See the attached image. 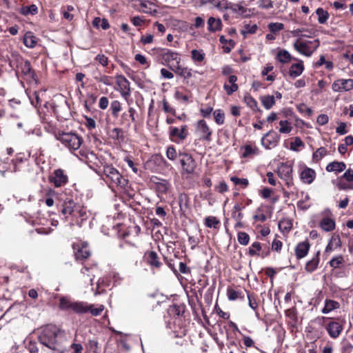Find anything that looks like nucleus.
<instances>
[{
    "instance_id": "obj_1",
    "label": "nucleus",
    "mask_w": 353,
    "mask_h": 353,
    "mask_svg": "<svg viewBox=\"0 0 353 353\" xmlns=\"http://www.w3.org/2000/svg\"><path fill=\"white\" fill-rule=\"evenodd\" d=\"M39 341L43 345L56 353H64L63 334L54 325L43 327L39 335Z\"/></svg>"
},
{
    "instance_id": "obj_2",
    "label": "nucleus",
    "mask_w": 353,
    "mask_h": 353,
    "mask_svg": "<svg viewBox=\"0 0 353 353\" xmlns=\"http://www.w3.org/2000/svg\"><path fill=\"white\" fill-rule=\"evenodd\" d=\"M301 32H303V30L300 29L291 31L293 36L299 37L293 43L294 48L299 53L306 57H310L319 48L320 41L317 39H307L305 38L306 35L300 34Z\"/></svg>"
},
{
    "instance_id": "obj_3",
    "label": "nucleus",
    "mask_w": 353,
    "mask_h": 353,
    "mask_svg": "<svg viewBox=\"0 0 353 353\" xmlns=\"http://www.w3.org/2000/svg\"><path fill=\"white\" fill-rule=\"evenodd\" d=\"M57 139L71 152L79 149L83 141L80 135L74 132L59 133L57 135Z\"/></svg>"
},
{
    "instance_id": "obj_4",
    "label": "nucleus",
    "mask_w": 353,
    "mask_h": 353,
    "mask_svg": "<svg viewBox=\"0 0 353 353\" xmlns=\"http://www.w3.org/2000/svg\"><path fill=\"white\" fill-rule=\"evenodd\" d=\"M103 173L111 183L118 187L125 188L128 183V179L123 177L112 165H105Z\"/></svg>"
},
{
    "instance_id": "obj_5",
    "label": "nucleus",
    "mask_w": 353,
    "mask_h": 353,
    "mask_svg": "<svg viewBox=\"0 0 353 353\" xmlns=\"http://www.w3.org/2000/svg\"><path fill=\"white\" fill-rule=\"evenodd\" d=\"M14 64H16L17 67V73L21 72L25 78L34 79L35 74L29 61L24 60L21 57L17 56L14 61H11L10 63L12 67Z\"/></svg>"
},
{
    "instance_id": "obj_6",
    "label": "nucleus",
    "mask_w": 353,
    "mask_h": 353,
    "mask_svg": "<svg viewBox=\"0 0 353 353\" xmlns=\"http://www.w3.org/2000/svg\"><path fill=\"white\" fill-rule=\"evenodd\" d=\"M161 63L170 69L181 62V57L178 52L170 49H161L159 52Z\"/></svg>"
},
{
    "instance_id": "obj_7",
    "label": "nucleus",
    "mask_w": 353,
    "mask_h": 353,
    "mask_svg": "<svg viewBox=\"0 0 353 353\" xmlns=\"http://www.w3.org/2000/svg\"><path fill=\"white\" fill-rule=\"evenodd\" d=\"M195 133L199 137V139L200 141L206 142H210L212 141V130L210 129L207 122L203 119L199 120L196 122Z\"/></svg>"
},
{
    "instance_id": "obj_8",
    "label": "nucleus",
    "mask_w": 353,
    "mask_h": 353,
    "mask_svg": "<svg viewBox=\"0 0 353 353\" xmlns=\"http://www.w3.org/2000/svg\"><path fill=\"white\" fill-rule=\"evenodd\" d=\"M179 157H181L180 162L183 172L187 174H192L196 168V163L192 156L188 153L183 152L179 153Z\"/></svg>"
},
{
    "instance_id": "obj_9",
    "label": "nucleus",
    "mask_w": 353,
    "mask_h": 353,
    "mask_svg": "<svg viewBox=\"0 0 353 353\" xmlns=\"http://www.w3.org/2000/svg\"><path fill=\"white\" fill-rule=\"evenodd\" d=\"M294 60L296 62L294 63H292L290 67L288 68V76H290L292 78H296L299 76H300L303 70H304V65L303 61L301 60H297L295 58H293L289 53H288V61L291 60Z\"/></svg>"
},
{
    "instance_id": "obj_10",
    "label": "nucleus",
    "mask_w": 353,
    "mask_h": 353,
    "mask_svg": "<svg viewBox=\"0 0 353 353\" xmlns=\"http://www.w3.org/2000/svg\"><path fill=\"white\" fill-rule=\"evenodd\" d=\"M50 183H53L55 187L59 188L65 185L68 182V176L61 169L55 170L49 178Z\"/></svg>"
},
{
    "instance_id": "obj_11",
    "label": "nucleus",
    "mask_w": 353,
    "mask_h": 353,
    "mask_svg": "<svg viewBox=\"0 0 353 353\" xmlns=\"http://www.w3.org/2000/svg\"><path fill=\"white\" fill-rule=\"evenodd\" d=\"M188 134L187 126L185 125H182L181 128L172 126L169 128V136L173 141H176V139L183 141L187 138Z\"/></svg>"
},
{
    "instance_id": "obj_12",
    "label": "nucleus",
    "mask_w": 353,
    "mask_h": 353,
    "mask_svg": "<svg viewBox=\"0 0 353 353\" xmlns=\"http://www.w3.org/2000/svg\"><path fill=\"white\" fill-rule=\"evenodd\" d=\"M117 84L119 87L121 96L127 99L130 94V87L129 81L123 75H117Z\"/></svg>"
},
{
    "instance_id": "obj_13",
    "label": "nucleus",
    "mask_w": 353,
    "mask_h": 353,
    "mask_svg": "<svg viewBox=\"0 0 353 353\" xmlns=\"http://www.w3.org/2000/svg\"><path fill=\"white\" fill-rule=\"evenodd\" d=\"M333 90L336 92L348 91L353 88L352 79H339L334 82Z\"/></svg>"
},
{
    "instance_id": "obj_14",
    "label": "nucleus",
    "mask_w": 353,
    "mask_h": 353,
    "mask_svg": "<svg viewBox=\"0 0 353 353\" xmlns=\"http://www.w3.org/2000/svg\"><path fill=\"white\" fill-rule=\"evenodd\" d=\"M135 114V109L132 107H130L128 108V112H123L121 114V124L126 125L127 127H130L131 122L134 123L136 121Z\"/></svg>"
},
{
    "instance_id": "obj_15",
    "label": "nucleus",
    "mask_w": 353,
    "mask_h": 353,
    "mask_svg": "<svg viewBox=\"0 0 353 353\" xmlns=\"http://www.w3.org/2000/svg\"><path fill=\"white\" fill-rule=\"evenodd\" d=\"M74 255L76 259L78 261H83L88 259L90 255V252L87 244L83 243L81 246L78 245Z\"/></svg>"
},
{
    "instance_id": "obj_16",
    "label": "nucleus",
    "mask_w": 353,
    "mask_h": 353,
    "mask_svg": "<svg viewBox=\"0 0 353 353\" xmlns=\"http://www.w3.org/2000/svg\"><path fill=\"white\" fill-rule=\"evenodd\" d=\"M327 331L332 338H336L342 331V326L338 322H330L327 327Z\"/></svg>"
},
{
    "instance_id": "obj_17",
    "label": "nucleus",
    "mask_w": 353,
    "mask_h": 353,
    "mask_svg": "<svg viewBox=\"0 0 353 353\" xmlns=\"http://www.w3.org/2000/svg\"><path fill=\"white\" fill-rule=\"evenodd\" d=\"M316 176L315 171L312 169L307 168L304 169L301 173V180L307 184H310L313 182Z\"/></svg>"
},
{
    "instance_id": "obj_18",
    "label": "nucleus",
    "mask_w": 353,
    "mask_h": 353,
    "mask_svg": "<svg viewBox=\"0 0 353 353\" xmlns=\"http://www.w3.org/2000/svg\"><path fill=\"white\" fill-rule=\"evenodd\" d=\"M90 307L87 303L73 301L72 304V310L77 314H84L88 312Z\"/></svg>"
},
{
    "instance_id": "obj_19",
    "label": "nucleus",
    "mask_w": 353,
    "mask_h": 353,
    "mask_svg": "<svg viewBox=\"0 0 353 353\" xmlns=\"http://www.w3.org/2000/svg\"><path fill=\"white\" fill-rule=\"evenodd\" d=\"M310 245L307 242L299 243L295 248V254L298 259L305 257L309 251Z\"/></svg>"
},
{
    "instance_id": "obj_20",
    "label": "nucleus",
    "mask_w": 353,
    "mask_h": 353,
    "mask_svg": "<svg viewBox=\"0 0 353 353\" xmlns=\"http://www.w3.org/2000/svg\"><path fill=\"white\" fill-rule=\"evenodd\" d=\"M319 254H320V252L318 251L316 253L315 256H314L311 260L308 261L306 263L305 267V271L311 273V272H314L317 268L319 263V261H320Z\"/></svg>"
},
{
    "instance_id": "obj_21",
    "label": "nucleus",
    "mask_w": 353,
    "mask_h": 353,
    "mask_svg": "<svg viewBox=\"0 0 353 353\" xmlns=\"http://www.w3.org/2000/svg\"><path fill=\"white\" fill-rule=\"evenodd\" d=\"M171 70L185 79H189L192 77L191 69L182 67L179 63L176 65H173V68H171Z\"/></svg>"
},
{
    "instance_id": "obj_22",
    "label": "nucleus",
    "mask_w": 353,
    "mask_h": 353,
    "mask_svg": "<svg viewBox=\"0 0 353 353\" xmlns=\"http://www.w3.org/2000/svg\"><path fill=\"white\" fill-rule=\"evenodd\" d=\"M208 29L210 32H216L221 30L222 23L220 19L210 17L208 20Z\"/></svg>"
},
{
    "instance_id": "obj_23",
    "label": "nucleus",
    "mask_w": 353,
    "mask_h": 353,
    "mask_svg": "<svg viewBox=\"0 0 353 353\" xmlns=\"http://www.w3.org/2000/svg\"><path fill=\"white\" fill-rule=\"evenodd\" d=\"M147 260L148 263L152 267L159 268L162 265L161 262L159 260L158 254L154 251H150L148 252Z\"/></svg>"
},
{
    "instance_id": "obj_24",
    "label": "nucleus",
    "mask_w": 353,
    "mask_h": 353,
    "mask_svg": "<svg viewBox=\"0 0 353 353\" xmlns=\"http://www.w3.org/2000/svg\"><path fill=\"white\" fill-rule=\"evenodd\" d=\"M346 165L343 162L333 161L327 164L326 170L327 172H341L345 170Z\"/></svg>"
},
{
    "instance_id": "obj_25",
    "label": "nucleus",
    "mask_w": 353,
    "mask_h": 353,
    "mask_svg": "<svg viewBox=\"0 0 353 353\" xmlns=\"http://www.w3.org/2000/svg\"><path fill=\"white\" fill-rule=\"evenodd\" d=\"M75 207L76 203L72 200L70 199L68 201H65L63 204L61 213L65 216V218H67L68 215L72 214Z\"/></svg>"
},
{
    "instance_id": "obj_26",
    "label": "nucleus",
    "mask_w": 353,
    "mask_h": 353,
    "mask_svg": "<svg viewBox=\"0 0 353 353\" xmlns=\"http://www.w3.org/2000/svg\"><path fill=\"white\" fill-rule=\"evenodd\" d=\"M258 30L256 24L245 23L243 28L241 30V34L245 38L248 34L256 33Z\"/></svg>"
},
{
    "instance_id": "obj_27",
    "label": "nucleus",
    "mask_w": 353,
    "mask_h": 353,
    "mask_svg": "<svg viewBox=\"0 0 353 353\" xmlns=\"http://www.w3.org/2000/svg\"><path fill=\"white\" fill-rule=\"evenodd\" d=\"M205 57L203 50L194 49L191 51V58L194 63H201L205 59Z\"/></svg>"
},
{
    "instance_id": "obj_28",
    "label": "nucleus",
    "mask_w": 353,
    "mask_h": 353,
    "mask_svg": "<svg viewBox=\"0 0 353 353\" xmlns=\"http://www.w3.org/2000/svg\"><path fill=\"white\" fill-rule=\"evenodd\" d=\"M321 228L327 232L332 231L335 228L334 221L330 218H324L321 221Z\"/></svg>"
},
{
    "instance_id": "obj_29",
    "label": "nucleus",
    "mask_w": 353,
    "mask_h": 353,
    "mask_svg": "<svg viewBox=\"0 0 353 353\" xmlns=\"http://www.w3.org/2000/svg\"><path fill=\"white\" fill-rule=\"evenodd\" d=\"M79 154L81 159H85L86 161H89L90 162L97 159L96 154L92 151L81 149Z\"/></svg>"
},
{
    "instance_id": "obj_30",
    "label": "nucleus",
    "mask_w": 353,
    "mask_h": 353,
    "mask_svg": "<svg viewBox=\"0 0 353 353\" xmlns=\"http://www.w3.org/2000/svg\"><path fill=\"white\" fill-rule=\"evenodd\" d=\"M316 14L318 17V22L320 24L325 23L330 17L329 13L322 8H317L316 10Z\"/></svg>"
},
{
    "instance_id": "obj_31",
    "label": "nucleus",
    "mask_w": 353,
    "mask_h": 353,
    "mask_svg": "<svg viewBox=\"0 0 353 353\" xmlns=\"http://www.w3.org/2000/svg\"><path fill=\"white\" fill-rule=\"evenodd\" d=\"M92 26L97 28L101 27L103 30H107L110 28L108 21L106 19H101L99 17H95L93 19Z\"/></svg>"
},
{
    "instance_id": "obj_32",
    "label": "nucleus",
    "mask_w": 353,
    "mask_h": 353,
    "mask_svg": "<svg viewBox=\"0 0 353 353\" xmlns=\"http://www.w3.org/2000/svg\"><path fill=\"white\" fill-rule=\"evenodd\" d=\"M38 12V8L36 5L32 4L29 6H23L20 9V13L24 16L29 14L35 15Z\"/></svg>"
},
{
    "instance_id": "obj_33",
    "label": "nucleus",
    "mask_w": 353,
    "mask_h": 353,
    "mask_svg": "<svg viewBox=\"0 0 353 353\" xmlns=\"http://www.w3.org/2000/svg\"><path fill=\"white\" fill-rule=\"evenodd\" d=\"M227 295L228 297V299L230 301H234L237 299H243L244 294L243 292L242 291H237L232 288H228L227 290Z\"/></svg>"
},
{
    "instance_id": "obj_34",
    "label": "nucleus",
    "mask_w": 353,
    "mask_h": 353,
    "mask_svg": "<svg viewBox=\"0 0 353 353\" xmlns=\"http://www.w3.org/2000/svg\"><path fill=\"white\" fill-rule=\"evenodd\" d=\"M23 43L26 47L32 48L37 43L36 37L31 34V33H27L24 36Z\"/></svg>"
},
{
    "instance_id": "obj_35",
    "label": "nucleus",
    "mask_w": 353,
    "mask_h": 353,
    "mask_svg": "<svg viewBox=\"0 0 353 353\" xmlns=\"http://www.w3.org/2000/svg\"><path fill=\"white\" fill-rule=\"evenodd\" d=\"M110 110L113 117L117 118L119 112L121 110V103L117 100L112 101L110 103Z\"/></svg>"
},
{
    "instance_id": "obj_36",
    "label": "nucleus",
    "mask_w": 353,
    "mask_h": 353,
    "mask_svg": "<svg viewBox=\"0 0 353 353\" xmlns=\"http://www.w3.org/2000/svg\"><path fill=\"white\" fill-rule=\"evenodd\" d=\"M242 149H243V152L242 154V157L243 158L250 157L251 156L255 155L258 154V148L256 147H252L250 145H245Z\"/></svg>"
},
{
    "instance_id": "obj_37",
    "label": "nucleus",
    "mask_w": 353,
    "mask_h": 353,
    "mask_svg": "<svg viewBox=\"0 0 353 353\" xmlns=\"http://www.w3.org/2000/svg\"><path fill=\"white\" fill-rule=\"evenodd\" d=\"M150 162L157 165L159 167L167 165V161L161 154H154L151 157Z\"/></svg>"
},
{
    "instance_id": "obj_38",
    "label": "nucleus",
    "mask_w": 353,
    "mask_h": 353,
    "mask_svg": "<svg viewBox=\"0 0 353 353\" xmlns=\"http://www.w3.org/2000/svg\"><path fill=\"white\" fill-rule=\"evenodd\" d=\"M304 147V143L301 141V139L296 137L294 138L290 142V149L294 151H299L301 148Z\"/></svg>"
},
{
    "instance_id": "obj_39",
    "label": "nucleus",
    "mask_w": 353,
    "mask_h": 353,
    "mask_svg": "<svg viewBox=\"0 0 353 353\" xmlns=\"http://www.w3.org/2000/svg\"><path fill=\"white\" fill-rule=\"evenodd\" d=\"M263 105L268 110L270 109L274 104V96H264L261 98Z\"/></svg>"
},
{
    "instance_id": "obj_40",
    "label": "nucleus",
    "mask_w": 353,
    "mask_h": 353,
    "mask_svg": "<svg viewBox=\"0 0 353 353\" xmlns=\"http://www.w3.org/2000/svg\"><path fill=\"white\" fill-rule=\"evenodd\" d=\"M214 121L218 125H223L225 122V114L221 110H216L213 112Z\"/></svg>"
},
{
    "instance_id": "obj_41",
    "label": "nucleus",
    "mask_w": 353,
    "mask_h": 353,
    "mask_svg": "<svg viewBox=\"0 0 353 353\" xmlns=\"http://www.w3.org/2000/svg\"><path fill=\"white\" fill-rule=\"evenodd\" d=\"M73 301L67 297H62L59 300V307L62 310H71Z\"/></svg>"
},
{
    "instance_id": "obj_42",
    "label": "nucleus",
    "mask_w": 353,
    "mask_h": 353,
    "mask_svg": "<svg viewBox=\"0 0 353 353\" xmlns=\"http://www.w3.org/2000/svg\"><path fill=\"white\" fill-rule=\"evenodd\" d=\"M205 225L210 228H216L219 224V221L215 216H208L205 219Z\"/></svg>"
},
{
    "instance_id": "obj_43",
    "label": "nucleus",
    "mask_w": 353,
    "mask_h": 353,
    "mask_svg": "<svg viewBox=\"0 0 353 353\" xmlns=\"http://www.w3.org/2000/svg\"><path fill=\"white\" fill-rule=\"evenodd\" d=\"M326 154L327 150L324 147H321L313 153V159L316 161H319Z\"/></svg>"
},
{
    "instance_id": "obj_44",
    "label": "nucleus",
    "mask_w": 353,
    "mask_h": 353,
    "mask_svg": "<svg viewBox=\"0 0 353 353\" xmlns=\"http://www.w3.org/2000/svg\"><path fill=\"white\" fill-rule=\"evenodd\" d=\"M261 250V245L259 242L253 243L249 248L248 253L250 256H259V252Z\"/></svg>"
},
{
    "instance_id": "obj_45",
    "label": "nucleus",
    "mask_w": 353,
    "mask_h": 353,
    "mask_svg": "<svg viewBox=\"0 0 353 353\" xmlns=\"http://www.w3.org/2000/svg\"><path fill=\"white\" fill-rule=\"evenodd\" d=\"M344 262V259L341 255H339L337 256H335L332 258L329 264L330 267L333 268H338L339 266Z\"/></svg>"
},
{
    "instance_id": "obj_46",
    "label": "nucleus",
    "mask_w": 353,
    "mask_h": 353,
    "mask_svg": "<svg viewBox=\"0 0 353 353\" xmlns=\"http://www.w3.org/2000/svg\"><path fill=\"white\" fill-rule=\"evenodd\" d=\"M238 241L243 245H246L249 243L250 236L245 232H239L237 235Z\"/></svg>"
},
{
    "instance_id": "obj_47",
    "label": "nucleus",
    "mask_w": 353,
    "mask_h": 353,
    "mask_svg": "<svg viewBox=\"0 0 353 353\" xmlns=\"http://www.w3.org/2000/svg\"><path fill=\"white\" fill-rule=\"evenodd\" d=\"M166 157L171 161H174L177 157V152L173 145H170L166 150Z\"/></svg>"
},
{
    "instance_id": "obj_48",
    "label": "nucleus",
    "mask_w": 353,
    "mask_h": 353,
    "mask_svg": "<svg viewBox=\"0 0 353 353\" xmlns=\"http://www.w3.org/2000/svg\"><path fill=\"white\" fill-rule=\"evenodd\" d=\"M163 110L165 113H170L172 115L176 114V110L171 107L166 100L165 98H163L162 100Z\"/></svg>"
},
{
    "instance_id": "obj_49",
    "label": "nucleus",
    "mask_w": 353,
    "mask_h": 353,
    "mask_svg": "<svg viewBox=\"0 0 353 353\" xmlns=\"http://www.w3.org/2000/svg\"><path fill=\"white\" fill-rule=\"evenodd\" d=\"M169 186V183L165 180H161L159 182L157 183V188L158 191L161 193L166 192Z\"/></svg>"
},
{
    "instance_id": "obj_50",
    "label": "nucleus",
    "mask_w": 353,
    "mask_h": 353,
    "mask_svg": "<svg viewBox=\"0 0 353 353\" xmlns=\"http://www.w3.org/2000/svg\"><path fill=\"white\" fill-rule=\"evenodd\" d=\"M98 345H99L98 342L94 339H92V340L88 341V343L87 345V348L89 350L92 351L93 353H99V346Z\"/></svg>"
},
{
    "instance_id": "obj_51",
    "label": "nucleus",
    "mask_w": 353,
    "mask_h": 353,
    "mask_svg": "<svg viewBox=\"0 0 353 353\" xmlns=\"http://www.w3.org/2000/svg\"><path fill=\"white\" fill-rule=\"evenodd\" d=\"M268 28L271 32L276 33L283 29L284 25L281 23H271L268 25Z\"/></svg>"
},
{
    "instance_id": "obj_52",
    "label": "nucleus",
    "mask_w": 353,
    "mask_h": 353,
    "mask_svg": "<svg viewBox=\"0 0 353 353\" xmlns=\"http://www.w3.org/2000/svg\"><path fill=\"white\" fill-rule=\"evenodd\" d=\"M230 10L234 13L239 12L241 14H244L247 11V9L245 8H244L243 6H242L241 4H234V3L232 4V6L230 7Z\"/></svg>"
},
{
    "instance_id": "obj_53",
    "label": "nucleus",
    "mask_w": 353,
    "mask_h": 353,
    "mask_svg": "<svg viewBox=\"0 0 353 353\" xmlns=\"http://www.w3.org/2000/svg\"><path fill=\"white\" fill-rule=\"evenodd\" d=\"M246 104L252 110H255L257 108L256 101L251 96H246L244 99Z\"/></svg>"
},
{
    "instance_id": "obj_54",
    "label": "nucleus",
    "mask_w": 353,
    "mask_h": 353,
    "mask_svg": "<svg viewBox=\"0 0 353 353\" xmlns=\"http://www.w3.org/2000/svg\"><path fill=\"white\" fill-rule=\"evenodd\" d=\"M232 4V3L228 1V0H219L216 8L220 10H230Z\"/></svg>"
},
{
    "instance_id": "obj_55",
    "label": "nucleus",
    "mask_w": 353,
    "mask_h": 353,
    "mask_svg": "<svg viewBox=\"0 0 353 353\" xmlns=\"http://www.w3.org/2000/svg\"><path fill=\"white\" fill-rule=\"evenodd\" d=\"M95 79L101 82L105 85H111L112 84V78L106 75H101L100 77H95Z\"/></svg>"
},
{
    "instance_id": "obj_56",
    "label": "nucleus",
    "mask_w": 353,
    "mask_h": 353,
    "mask_svg": "<svg viewBox=\"0 0 353 353\" xmlns=\"http://www.w3.org/2000/svg\"><path fill=\"white\" fill-rule=\"evenodd\" d=\"M230 180L235 185H241L243 187H246L248 185V180L247 179H240L236 176H232Z\"/></svg>"
},
{
    "instance_id": "obj_57",
    "label": "nucleus",
    "mask_w": 353,
    "mask_h": 353,
    "mask_svg": "<svg viewBox=\"0 0 353 353\" xmlns=\"http://www.w3.org/2000/svg\"><path fill=\"white\" fill-rule=\"evenodd\" d=\"M259 7L262 9H270L273 7V2L272 0H260Z\"/></svg>"
},
{
    "instance_id": "obj_58",
    "label": "nucleus",
    "mask_w": 353,
    "mask_h": 353,
    "mask_svg": "<svg viewBox=\"0 0 353 353\" xmlns=\"http://www.w3.org/2000/svg\"><path fill=\"white\" fill-rule=\"evenodd\" d=\"M276 59L281 63H287V50L279 51L276 55Z\"/></svg>"
},
{
    "instance_id": "obj_59",
    "label": "nucleus",
    "mask_w": 353,
    "mask_h": 353,
    "mask_svg": "<svg viewBox=\"0 0 353 353\" xmlns=\"http://www.w3.org/2000/svg\"><path fill=\"white\" fill-rule=\"evenodd\" d=\"M174 97L176 99L183 101L185 103L189 101V97L186 94H183L182 92L178 90L174 92Z\"/></svg>"
},
{
    "instance_id": "obj_60",
    "label": "nucleus",
    "mask_w": 353,
    "mask_h": 353,
    "mask_svg": "<svg viewBox=\"0 0 353 353\" xmlns=\"http://www.w3.org/2000/svg\"><path fill=\"white\" fill-rule=\"evenodd\" d=\"M223 88L228 95H231L234 92L237 91L239 86L238 85H231L230 86L227 84H225Z\"/></svg>"
},
{
    "instance_id": "obj_61",
    "label": "nucleus",
    "mask_w": 353,
    "mask_h": 353,
    "mask_svg": "<svg viewBox=\"0 0 353 353\" xmlns=\"http://www.w3.org/2000/svg\"><path fill=\"white\" fill-rule=\"evenodd\" d=\"M341 179H345L348 182L353 181V170L348 169L341 176Z\"/></svg>"
},
{
    "instance_id": "obj_62",
    "label": "nucleus",
    "mask_w": 353,
    "mask_h": 353,
    "mask_svg": "<svg viewBox=\"0 0 353 353\" xmlns=\"http://www.w3.org/2000/svg\"><path fill=\"white\" fill-rule=\"evenodd\" d=\"M95 59L103 66H106L108 64V58L104 54H98Z\"/></svg>"
},
{
    "instance_id": "obj_63",
    "label": "nucleus",
    "mask_w": 353,
    "mask_h": 353,
    "mask_svg": "<svg viewBox=\"0 0 353 353\" xmlns=\"http://www.w3.org/2000/svg\"><path fill=\"white\" fill-rule=\"evenodd\" d=\"M245 292L247 293V296H248V299L249 301L250 307L251 308H252L253 310H255L258 307V304H257L255 299L253 297V296L252 294L247 292L246 291H245Z\"/></svg>"
},
{
    "instance_id": "obj_64",
    "label": "nucleus",
    "mask_w": 353,
    "mask_h": 353,
    "mask_svg": "<svg viewBox=\"0 0 353 353\" xmlns=\"http://www.w3.org/2000/svg\"><path fill=\"white\" fill-rule=\"evenodd\" d=\"M109 104L108 99L106 97H102L100 98L99 101V107L101 110H105Z\"/></svg>"
}]
</instances>
